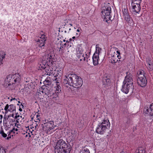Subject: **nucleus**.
<instances>
[{
    "mask_svg": "<svg viewBox=\"0 0 153 153\" xmlns=\"http://www.w3.org/2000/svg\"><path fill=\"white\" fill-rule=\"evenodd\" d=\"M63 82L67 87L68 85L76 88L80 87L83 83L82 79L75 74H67L64 79Z\"/></svg>",
    "mask_w": 153,
    "mask_h": 153,
    "instance_id": "1",
    "label": "nucleus"
},
{
    "mask_svg": "<svg viewBox=\"0 0 153 153\" xmlns=\"http://www.w3.org/2000/svg\"><path fill=\"white\" fill-rule=\"evenodd\" d=\"M20 80V75L16 74L11 77H7L5 80L3 84L4 87L10 90L14 89L16 86L19 84Z\"/></svg>",
    "mask_w": 153,
    "mask_h": 153,
    "instance_id": "2",
    "label": "nucleus"
},
{
    "mask_svg": "<svg viewBox=\"0 0 153 153\" xmlns=\"http://www.w3.org/2000/svg\"><path fill=\"white\" fill-rule=\"evenodd\" d=\"M110 124L108 119H104L99 123L96 128V132L100 134H103L106 129L110 127Z\"/></svg>",
    "mask_w": 153,
    "mask_h": 153,
    "instance_id": "3",
    "label": "nucleus"
},
{
    "mask_svg": "<svg viewBox=\"0 0 153 153\" xmlns=\"http://www.w3.org/2000/svg\"><path fill=\"white\" fill-rule=\"evenodd\" d=\"M111 8L110 7H105L102 11V17L104 21L109 23L108 21L111 20V16L110 13Z\"/></svg>",
    "mask_w": 153,
    "mask_h": 153,
    "instance_id": "4",
    "label": "nucleus"
},
{
    "mask_svg": "<svg viewBox=\"0 0 153 153\" xmlns=\"http://www.w3.org/2000/svg\"><path fill=\"white\" fill-rule=\"evenodd\" d=\"M66 143L65 141L62 139L58 140L54 147V153H62V149Z\"/></svg>",
    "mask_w": 153,
    "mask_h": 153,
    "instance_id": "5",
    "label": "nucleus"
},
{
    "mask_svg": "<svg viewBox=\"0 0 153 153\" xmlns=\"http://www.w3.org/2000/svg\"><path fill=\"white\" fill-rule=\"evenodd\" d=\"M76 52L77 57L80 59V61L83 60L84 61L86 60V56L87 54H85L84 53V50L82 47L80 46L76 49Z\"/></svg>",
    "mask_w": 153,
    "mask_h": 153,
    "instance_id": "6",
    "label": "nucleus"
},
{
    "mask_svg": "<svg viewBox=\"0 0 153 153\" xmlns=\"http://www.w3.org/2000/svg\"><path fill=\"white\" fill-rule=\"evenodd\" d=\"M134 85L128 83L123 82L121 91L127 94L129 91L133 92Z\"/></svg>",
    "mask_w": 153,
    "mask_h": 153,
    "instance_id": "7",
    "label": "nucleus"
},
{
    "mask_svg": "<svg viewBox=\"0 0 153 153\" xmlns=\"http://www.w3.org/2000/svg\"><path fill=\"white\" fill-rule=\"evenodd\" d=\"M143 112L146 114H147L153 118V103L150 105H147L145 106Z\"/></svg>",
    "mask_w": 153,
    "mask_h": 153,
    "instance_id": "8",
    "label": "nucleus"
},
{
    "mask_svg": "<svg viewBox=\"0 0 153 153\" xmlns=\"http://www.w3.org/2000/svg\"><path fill=\"white\" fill-rule=\"evenodd\" d=\"M3 120L4 126L5 127V129L6 130H7L8 128L10 127H9V125H11L12 123L14 122L15 120L14 119L11 118L10 117V116H8V118H6V117H4Z\"/></svg>",
    "mask_w": 153,
    "mask_h": 153,
    "instance_id": "9",
    "label": "nucleus"
},
{
    "mask_svg": "<svg viewBox=\"0 0 153 153\" xmlns=\"http://www.w3.org/2000/svg\"><path fill=\"white\" fill-rule=\"evenodd\" d=\"M133 76L129 72H126V76L125 77V79L123 82L124 83H128L133 85V82L132 79Z\"/></svg>",
    "mask_w": 153,
    "mask_h": 153,
    "instance_id": "10",
    "label": "nucleus"
},
{
    "mask_svg": "<svg viewBox=\"0 0 153 153\" xmlns=\"http://www.w3.org/2000/svg\"><path fill=\"white\" fill-rule=\"evenodd\" d=\"M99 49V48H98ZM99 49H98V52H95L94 54L92 59L93 60V63L94 65H97L98 64L99 55L100 53Z\"/></svg>",
    "mask_w": 153,
    "mask_h": 153,
    "instance_id": "11",
    "label": "nucleus"
},
{
    "mask_svg": "<svg viewBox=\"0 0 153 153\" xmlns=\"http://www.w3.org/2000/svg\"><path fill=\"white\" fill-rule=\"evenodd\" d=\"M111 82V80L107 77L103 78L102 80L103 86L105 88H109Z\"/></svg>",
    "mask_w": 153,
    "mask_h": 153,
    "instance_id": "12",
    "label": "nucleus"
},
{
    "mask_svg": "<svg viewBox=\"0 0 153 153\" xmlns=\"http://www.w3.org/2000/svg\"><path fill=\"white\" fill-rule=\"evenodd\" d=\"M137 83L141 87H144L147 84V80L146 77H143L141 79H137Z\"/></svg>",
    "mask_w": 153,
    "mask_h": 153,
    "instance_id": "13",
    "label": "nucleus"
},
{
    "mask_svg": "<svg viewBox=\"0 0 153 153\" xmlns=\"http://www.w3.org/2000/svg\"><path fill=\"white\" fill-rule=\"evenodd\" d=\"M71 149V145L66 143L62 149V153H70Z\"/></svg>",
    "mask_w": 153,
    "mask_h": 153,
    "instance_id": "14",
    "label": "nucleus"
},
{
    "mask_svg": "<svg viewBox=\"0 0 153 153\" xmlns=\"http://www.w3.org/2000/svg\"><path fill=\"white\" fill-rule=\"evenodd\" d=\"M132 7V11L134 13H139L141 9L140 4H131Z\"/></svg>",
    "mask_w": 153,
    "mask_h": 153,
    "instance_id": "15",
    "label": "nucleus"
},
{
    "mask_svg": "<svg viewBox=\"0 0 153 153\" xmlns=\"http://www.w3.org/2000/svg\"><path fill=\"white\" fill-rule=\"evenodd\" d=\"M16 106L13 104H11L9 105L7 104L4 107V110L6 111L13 112L16 111Z\"/></svg>",
    "mask_w": 153,
    "mask_h": 153,
    "instance_id": "16",
    "label": "nucleus"
},
{
    "mask_svg": "<svg viewBox=\"0 0 153 153\" xmlns=\"http://www.w3.org/2000/svg\"><path fill=\"white\" fill-rule=\"evenodd\" d=\"M53 125L54 122L53 121L47 122L45 125L46 128L47 130L50 131L54 128V127L53 126Z\"/></svg>",
    "mask_w": 153,
    "mask_h": 153,
    "instance_id": "17",
    "label": "nucleus"
},
{
    "mask_svg": "<svg viewBox=\"0 0 153 153\" xmlns=\"http://www.w3.org/2000/svg\"><path fill=\"white\" fill-rule=\"evenodd\" d=\"M145 72L143 70H140L138 71L137 72V79H141L144 77H146L145 76Z\"/></svg>",
    "mask_w": 153,
    "mask_h": 153,
    "instance_id": "18",
    "label": "nucleus"
},
{
    "mask_svg": "<svg viewBox=\"0 0 153 153\" xmlns=\"http://www.w3.org/2000/svg\"><path fill=\"white\" fill-rule=\"evenodd\" d=\"M45 44V41H43L42 40H39L37 42V43L36 46L37 47H39V48H42L44 46Z\"/></svg>",
    "mask_w": 153,
    "mask_h": 153,
    "instance_id": "19",
    "label": "nucleus"
},
{
    "mask_svg": "<svg viewBox=\"0 0 153 153\" xmlns=\"http://www.w3.org/2000/svg\"><path fill=\"white\" fill-rule=\"evenodd\" d=\"M47 75L50 76L51 74H53V68L52 67H49L48 69H46L45 70Z\"/></svg>",
    "mask_w": 153,
    "mask_h": 153,
    "instance_id": "20",
    "label": "nucleus"
},
{
    "mask_svg": "<svg viewBox=\"0 0 153 153\" xmlns=\"http://www.w3.org/2000/svg\"><path fill=\"white\" fill-rule=\"evenodd\" d=\"M54 56L53 53H50L47 55L45 56V58L48 60L50 62L52 59L54 58Z\"/></svg>",
    "mask_w": 153,
    "mask_h": 153,
    "instance_id": "21",
    "label": "nucleus"
},
{
    "mask_svg": "<svg viewBox=\"0 0 153 153\" xmlns=\"http://www.w3.org/2000/svg\"><path fill=\"white\" fill-rule=\"evenodd\" d=\"M59 94L56 93L55 91L54 93H53L52 95H50V97H51L52 99H53V101H55L57 100V98H58Z\"/></svg>",
    "mask_w": 153,
    "mask_h": 153,
    "instance_id": "22",
    "label": "nucleus"
},
{
    "mask_svg": "<svg viewBox=\"0 0 153 153\" xmlns=\"http://www.w3.org/2000/svg\"><path fill=\"white\" fill-rule=\"evenodd\" d=\"M123 16L126 22H128L130 21L131 19H132L131 17L128 13L126 15H124Z\"/></svg>",
    "mask_w": 153,
    "mask_h": 153,
    "instance_id": "23",
    "label": "nucleus"
},
{
    "mask_svg": "<svg viewBox=\"0 0 153 153\" xmlns=\"http://www.w3.org/2000/svg\"><path fill=\"white\" fill-rule=\"evenodd\" d=\"M55 88L56 89V90L55 91L57 93L59 94L60 92H61V87L60 86L59 84L57 85V86L55 87Z\"/></svg>",
    "mask_w": 153,
    "mask_h": 153,
    "instance_id": "24",
    "label": "nucleus"
},
{
    "mask_svg": "<svg viewBox=\"0 0 153 153\" xmlns=\"http://www.w3.org/2000/svg\"><path fill=\"white\" fill-rule=\"evenodd\" d=\"M111 63H115L117 62L118 60L117 59L116 56H115L114 55L111 56Z\"/></svg>",
    "mask_w": 153,
    "mask_h": 153,
    "instance_id": "25",
    "label": "nucleus"
},
{
    "mask_svg": "<svg viewBox=\"0 0 153 153\" xmlns=\"http://www.w3.org/2000/svg\"><path fill=\"white\" fill-rule=\"evenodd\" d=\"M8 134V137L6 138V139L9 140V139L11 138V133H13V134L15 133V131H13L12 129L10 130L9 131H8L7 133Z\"/></svg>",
    "mask_w": 153,
    "mask_h": 153,
    "instance_id": "26",
    "label": "nucleus"
},
{
    "mask_svg": "<svg viewBox=\"0 0 153 153\" xmlns=\"http://www.w3.org/2000/svg\"><path fill=\"white\" fill-rule=\"evenodd\" d=\"M136 153H145V151L144 148L140 147L136 150Z\"/></svg>",
    "mask_w": 153,
    "mask_h": 153,
    "instance_id": "27",
    "label": "nucleus"
},
{
    "mask_svg": "<svg viewBox=\"0 0 153 153\" xmlns=\"http://www.w3.org/2000/svg\"><path fill=\"white\" fill-rule=\"evenodd\" d=\"M85 57L86 60L85 61H86L88 64L89 65H90V64L91 63V59H90V56L89 55H87Z\"/></svg>",
    "mask_w": 153,
    "mask_h": 153,
    "instance_id": "28",
    "label": "nucleus"
},
{
    "mask_svg": "<svg viewBox=\"0 0 153 153\" xmlns=\"http://www.w3.org/2000/svg\"><path fill=\"white\" fill-rule=\"evenodd\" d=\"M142 0H132L131 4H140Z\"/></svg>",
    "mask_w": 153,
    "mask_h": 153,
    "instance_id": "29",
    "label": "nucleus"
},
{
    "mask_svg": "<svg viewBox=\"0 0 153 153\" xmlns=\"http://www.w3.org/2000/svg\"><path fill=\"white\" fill-rule=\"evenodd\" d=\"M43 83L45 85H48V86L51 85V81L48 79H46L44 82Z\"/></svg>",
    "mask_w": 153,
    "mask_h": 153,
    "instance_id": "30",
    "label": "nucleus"
},
{
    "mask_svg": "<svg viewBox=\"0 0 153 153\" xmlns=\"http://www.w3.org/2000/svg\"><path fill=\"white\" fill-rule=\"evenodd\" d=\"M0 133L1 134V136L4 138H6L7 136V134L5 133L3 130H1Z\"/></svg>",
    "mask_w": 153,
    "mask_h": 153,
    "instance_id": "31",
    "label": "nucleus"
},
{
    "mask_svg": "<svg viewBox=\"0 0 153 153\" xmlns=\"http://www.w3.org/2000/svg\"><path fill=\"white\" fill-rule=\"evenodd\" d=\"M48 61H49L48 60L45 58L44 60V59H43V60L42 62H41V63L44 65H48L47 64V63H48Z\"/></svg>",
    "mask_w": 153,
    "mask_h": 153,
    "instance_id": "32",
    "label": "nucleus"
},
{
    "mask_svg": "<svg viewBox=\"0 0 153 153\" xmlns=\"http://www.w3.org/2000/svg\"><path fill=\"white\" fill-rule=\"evenodd\" d=\"M46 65H43L41 63L40 65V66L39 67V68L40 70H42V69H45L46 68Z\"/></svg>",
    "mask_w": 153,
    "mask_h": 153,
    "instance_id": "33",
    "label": "nucleus"
},
{
    "mask_svg": "<svg viewBox=\"0 0 153 153\" xmlns=\"http://www.w3.org/2000/svg\"><path fill=\"white\" fill-rule=\"evenodd\" d=\"M122 11L123 14V15H126L128 13V9L126 8H124L123 9V10Z\"/></svg>",
    "mask_w": 153,
    "mask_h": 153,
    "instance_id": "34",
    "label": "nucleus"
},
{
    "mask_svg": "<svg viewBox=\"0 0 153 153\" xmlns=\"http://www.w3.org/2000/svg\"><path fill=\"white\" fill-rule=\"evenodd\" d=\"M148 67L149 68V69H151L152 68V64L151 61H149V62H148Z\"/></svg>",
    "mask_w": 153,
    "mask_h": 153,
    "instance_id": "35",
    "label": "nucleus"
},
{
    "mask_svg": "<svg viewBox=\"0 0 153 153\" xmlns=\"http://www.w3.org/2000/svg\"><path fill=\"white\" fill-rule=\"evenodd\" d=\"M82 153H90V152L89 149L86 148L83 150Z\"/></svg>",
    "mask_w": 153,
    "mask_h": 153,
    "instance_id": "36",
    "label": "nucleus"
},
{
    "mask_svg": "<svg viewBox=\"0 0 153 153\" xmlns=\"http://www.w3.org/2000/svg\"><path fill=\"white\" fill-rule=\"evenodd\" d=\"M4 58V56L2 55L0 57V65L2 64V62L3 59Z\"/></svg>",
    "mask_w": 153,
    "mask_h": 153,
    "instance_id": "37",
    "label": "nucleus"
},
{
    "mask_svg": "<svg viewBox=\"0 0 153 153\" xmlns=\"http://www.w3.org/2000/svg\"><path fill=\"white\" fill-rule=\"evenodd\" d=\"M36 120H34L35 122H36V125L37 126L38 124H39L40 120L39 118H37L36 119Z\"/></svg>",
    "mask_w": 153,
    "mask_h": 153,
    "instance_id": "38",
    "label": "nucleus"
},
{
    "mask_svg": "<svg viewBox=\"0 0 153 153\" xmlns=\"http://www.w3.org/2000/svg\"><path fill=\"white\" fill-rule=\"evenodd\" d=\"M48 92H46L45 93V94L47 96H48L49 97V96H50L51 95V92L50 90H48Z\"/></svg>",
    "mask_w": 153,
    "mask_h": 153,
    "instance_id": "39",
    "label": "nucleus"
},
{
    "mask_svg": "<svg viewBox=\"0 0 153 153\" xmlns=\"http://www.w3.org/2000/svg\"><path fill=\"white\" fill-rule=\"evenodd\" d=\"M41 37L42 39H43L44 41H46V38L45 37V36L44 35H42Z\"/></svg>",
    "mask_w": 153,
    "mask_h": 153,
    "instance_id": "40",
    "label": "nucleus"
},
{
    "mask_svg": "<svg viewBox=\"0 0 153 153\" xmlns=\"http://www.w3.org/2000/svg\"><path fill=\"white\" fill-rule=\"evenodd\" d=\"M117 53L118 54V55L117 56V57L119 59L120 58L119 57H120V56H119V55L120 54V51H117Z\"/></svg>",
    "mask_w": 153,
    "mask_h": 153,
    "instance_id": "41",
    "label": "nucleus"
},
{
    "mask_svg": "<svg viewBox=\"0 0 153 153\" xmlns=\"http://www.w3.org/2000/svg\"><path fill=\"white\" fill-rule=\"evenodd\" d=\"M13 100H14L16 102L17 101V100L15 98H12L10 100V101H12Z\"/></svg>",
    "mask_w": 153,
    "mask_h": 153,
    "instance_id": "42",
    "label": "nucleus"
},
{
    "mask_svg": "<svg viewBox=\"0 0 153 153\" xmlns=\"http://www.w3.org/2000/svg\"><path fill=\"white\" fill-rule=\"evenodd\" d=\"M16 114L17 115V114ZM20 117L21 118L22 117V116H20L19 115H16V116H15L14 118L15 119H17V118L18 117Z\"/></svg>",
    "mask_w": 153,
    "mask_h": 153,
    "instance_id": "43",
    "label": "nucleus"
},
{
    "mask_svg": "<svg viewBox=\"0 0 153 153\" xmlns=\"http://www.w3.org/2000/svg\"><path fill=\"white\" fill-rule=\"evenodd\" d=\"M71 134L72 135H73L74 134H75V131H73L71 133Z\"/></svg>",
    "mask_w": 153,
    "mask_h": 153,
    "instance_id": "44",
    "label": "nucleus"
},
{
    "mask_svg": "<svg viewBox=\"0 0 153 153\" xmlns=\"http://www.w3.org/2000/svg\"><path fill=\"white\" fill-rule=\"evenodd\" d=\"M0 120H2L3 118V116L2 115H0Z\"/></svg>",
    "mask_w": 153,
    "mask_h": 153,
    "instance_id": "45",
    "label": "nucleus"
},
{
    "mask_svg": "<svg viewBox=\"0 0 153 153\" xmlns=\"http://www.w3.org/2000/svg\"><path fill=\"white\" fill-rule=\"evenodd\" d=\"M39 115L38 114H37V115H36V117L37 119L39 118H38V117H39Z\"/></svg>",
    "mask_w": 153,
    "mask_h": 153,
    "instance_id": "46",
    "label": "nucleus"
},
{
    "mask_svg": "<svg viewBox=\"0 0 153 153\" xmlns=\"http://www.w3.org/2000/svg\"><path fill=\"white\" fill-rule=\"evenodd\" d=\"M19 111H22V109L21 108H20L19 109Z\"/></svg>",
    "mask_w": 153,
    "mask_h": 153,
    "instance_id": "47",
    "label": "nucleus"
},
{
    "mask_svg": "<svg viewBox=\"0 0 153 153\" xmlns=\"http://www.w3.org/2000/svg\"><path fill=\"white\" fill-rule=\"evenodd\" d=\"M56 82V85H57V84H59V82H58L57 81Z\"/></svg>",
    "mask_w": 153,
    "mask_h": 153,
    "instance_id": "48",
    "label": "nucleus"
},
{
    "mask_svg": "<svg viewBox=\"0 0 153 153\" xmlns=\"http://www.w3.org/2000/svg\"><path fill=\"white\" fill-rule=\"evenodd\" d=\"M18 129L17 128H15V131H18Z\"/></svg>",
    "mask_w": 153,
    "mask_h": 153,
    "instance_id": "49",
    "label": "nucleus"
},
{
    "mask_svg": "<svg viewBox=\"0 0 153 153\" xmlns=\"http://www.w3.org/2000/svg\"><path fill=\"white\" fill-rule=\"evenodd\" d=\"M21 105H22V108H23L24 107V105H22V104L21 103Z\"/></svg>",
    "mask_w": 153,
    "mask_h": 153,
    "instance_id": "50",
    "label": "nucleus"
},
{
    "mask_svg": "<svg viewBox=\"0 0 153 153\" xmlns=\"http://www.w3.org/2000/svg\"><path fill=\"white\" fill-rule=\"evenodd\" d=\"M19 124H17H17L16 123L15 124V126H16V127H17V128H18V126H19Z\"/></svg>",
    "mask_w": 153,
    "mask_h": 153,
    "instance_id": "51",
    "label": "nucleus"
},
{
    "mask_svg": "<svg viewBox=\"0 0 153 153\" xmlns=\"http://www.w3.org/2000/svg\"><path fill=\"white\" fill-rule=\"evenodd\" d=\"M77 31L78 32H79L80 31V30L79 29H78L77 30Z\"/></svg>",
    "mask_w": 153,
    "mask_h": 153,
    "instance_id": "52",
    "label": "nucleus"
},
{
    "mask_svg": "<svg viewBox=\"0 0 153 153\" xmlns=\"http://www.w3.org/2000/svg\"><path fill=\"white\" fill-rule=\"evenodd\" d=\"M11 116L13 118L14 117V114H11Z\"/></svg>",
    "mask_w": 153,
    "mask_h": 153,
    "instance_id": "53",
    "label": "nucleus"
},
{
    "mask_svg": "<svg viewBox=\"0 0 153 153\" xmlns=\"http://www.w3.org/2000/svg\"><path fill=\"white\" fill-rule=\"evenodd\" d=\"M12 129V130H13V131H15V128H14Z\"/></svg>",
    "mask_w": 153,
    "mask_h": 153,
    "instance_id": "54",
    "label": "nucleus"
},
{
    "mask_svg": "<svg viewBox=\"0 0 153 153\" xmlns=\"http://www.w3.org/2000/svg\"><path fill=\"white\" fill-rule=\"evenodd\" d=\"M1 122H2V120L0 119V123H1Z\"/></svg>",
    "mask_w": 153,
    "mask_h": 153,
    "instance_id": "55",
    "label": "nucleus"
},
{
    "mask_svg": "<svg viewBox=\"0 0 153 153\" xmlns=\"http://www.w3.org/2000/svg\"><path fill=\"white\" fill-rule=\"evenodd\" d=\"M66 43H65L64 44V45L65 46H66Z\"/></svg>",
    "mask_w": 153,
    "mask_h": 153,
    "instance_id": "56",
    "label": "nucleus"
},
{
    "mask_svg": "<svg viewBox=\"0 0 153 153\" xmlns=\"http://www.w3.org/2000/svg\"><path fill=\"white\" fill-rule=\"evenodd\" d=\"M75 36H73V37H72V38L73 39H75Z\"/></svg>",
    "mask_w": 153,
    "mask_h": 153,
    "instance_id": "57",
    "label": "nucleus"
},
{
    "mask_svg": "<svg viewBox=\"0 0 153 153\" xmlns=\"http://www.w3.org/2000/svg\"><path fill=\"white\" fill-rule=\"evenodd\" d=\"M18 102L19 103H21L20 102V101H18Z\"/></svg>",
    "mask_w": 153,
    "mask_h": 153,
    "instance_id": "58",
    "label": "nucleus"
},
{
    "mask_svg": "<svg viewBox=\"0 0 153 153\" xmlns=\"http://www.w3.org/2000/svg\"><path fill=\"white\" fill-rule=\"evenodd\" d=\"M19 120V119H17V120H16V122L17 123H18V120Z\"/></svg>",
    "mask_w": 153,
    "mask_h": 153,
    "instance_id": "59",
    "label": "nucleus"
},
{
    "mask_svg": "<svg viewBox=\"0 0 153 153\" xmlns=\"http://www.w3.org/2000/svg\"><path fill=\"white\" fill-rule=\"evenodd\" d=\"M120 153H125L123 152H122Z\"/></svg>",
    "mask_w": 153,
    "mask_h": 153,
    "instance_id": "60",
    "label": "nucleus"
},
{
    "mask_svg": "<svg viewBox=\"0 0 153 153\" xmlns=\"http://www.w3.org/2000/svg\"><path fill=\"white\" fill-rule=\"evenodd\" d=\"M63 41H64V42H65V39H64V40H63Z\"/></svg>",
    "mask_w": 153,
    "mask_h": 153,
    "instance_id": "61",
    "label": "nucleus"
},
{
    "mask_svg": "<svg viewBox=\"0 0 153 153\" xmlns=\"http://www.w3.org/2000/svg\"><path fill=\"white\" fill-rule=\"evenodd\" d=\"M70 25L71 26H72V24H70Z\"/></svg>",
    "mask_w": 153,
    "mask_h": 153,
    "instance_id": "62",
    "label": "nucleus"
},
{
    "mask_svg": "<svg viewBox=\"0 0 153 153\" xmlns=\"http://www.w3.org/2000/svg\"><path fill=\"white\" fill-rule=\"evenodd\" d=\"M18 105H19V104H17Z\"/></svg>",
    "mask_w": 153,
    "mask_h": 153,
    "instance_id": "63",
    "label": "nucleus"
},
{
    "mask_svg": "<svg viewBox=\"0 0 153 153\" xmlns=\"http://www.w3.org/2000/svg\"><path fill=\"white\" fill-rule=\"evenodd\" d=\"M71 30V28H70V29H69V30Z\"/></svg>",
    "mask_w": 153,
    "mask_h": 153,
    "instance_id": "64",
    "label": "nucleus"
}]
</instances>
